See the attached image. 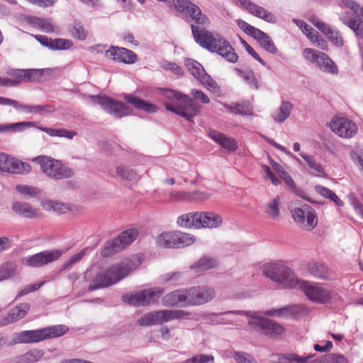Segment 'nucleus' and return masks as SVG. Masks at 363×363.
I'll return each mask as SVG.
<instances>
[{"instance_id": "obj_19", "label": "nucleus", "mask_w": 363, "mask_h": 363, "mask_svg": "<svg viewBox=\"0 0 363 363\" xmlns=\"http://www.w3.org/2000/svg\"><path fill=\"white\" fill-rule=\"evenodd\" d=\"M106 58L125 64H133L137 60L136 54L126 48L111 46L105 52Z\"/></svg>"}, {"instance_id": "obj_10", "label": "nucleus", "mask_w": 363, "mask_h": 363, "mask_svg": "<svg viewBox=\"0 0 363 363\" xmlns=\"http://www.w3.org/2000/svg\"><path fill=\"white\" fill-rule=\"evenodd\" d=\"M164 290L160 287H155L143 290L135 294H125L122 296L124 303L133 306H146L157 302Z\"/></svg>"}, {"instance_id": "obj_35", "label": "nucleus", "mask_w": 363, "mask_h": 363, "mask_svg": "<svg viewBox=\"0 0 363 363\" xmlns=\"http://www.w3.org/2000/svg\"><path fill=\"white\" fill-rule=\"evenodd\" d=\"M69 328L65 325H57L42 328L43 340L53 337H60L67 333Z\"/></svg>"}, {"instance_id": "obj_9", "label": "nucleus", "mask_w": 363, "mask_h": 363, "mask_svg": "<svg viewBox=\"0 0 363 363\" xmlns=\"http://www.w3.org/2000/svg\"><path fill=\"white\" fill-rule=\"evenodd\" d=\"M291 213L294 222L303 229L311 230L317 225L316 212L308 204H303L291 209Z\"/></svg>"}, {"instance_id": "obj_38", "label": "nucleus", "mask_w": 363, "mask_h": 363, "mask_svg": "<svg viewBox=\"0 0 363 363\" xmlns=\"http://www.w3.org/2000/svg\"><path fill=\"white\" fill-rule=\"evenodd\" d=\"M198 212H192L180 216L177 219V224L184 228H198Z\"/></svg>"}, {"instance_id": "obj_48", "label": "nucleus", "mask_w": 363, "mask_h": 363, "mask_svg": "<svg viewBox=\"0 0 363 363\" xmlns=\"http://www.w3.org/2000/svg\"><path fill=\"white\" fill-rule=\"evenodd\" d=\"M17 265L13 262H6L0 266V281L8 279L14 276Z\"/></svg>"}, {"instance_id": "obj_2", "label": "nucleus", "mask_w": 363, "mask_h": 363, "mask_svg": "<svg viewBox=\"0 0 363 363\" xmlns=\"http://www.w3.org/2000/svg\"><path fill=\"white\" fill-rule=\"evenodd\" d=\"M196 42L211 52H217L226 60L235 63L238 55L229 43L219 34H213L205 29L199 30L194 25L191 26Z\"/></svg>"}, {"instance_id": "obj_4", "label": "nucleus", "mask_w": 363, "mask_h": 363, "mask_svg": "<svg viewBox=\"0 0 363 363\" xmlns=\"http://www.w3.org/2000/svg\"><path fill=\"white\" fill-rule=\"evenodd\" d=\"M296 288L301 290L310 301L317 303H330L339 298L337 292L329 289L325 284L299 280Z\"/></svg>"}, {"instance_id": "obj_3", "label": "nucleus", "mask_w": 363, "mask_h": 363, "mask_svg": "<svg viewBox=\"0 0 363 363\" xmlns=\"http://www.w3.org/2000/svg\"><path fill=\"white\" fill-rule=\"evenodd\" d=\"M161 96L170 103L165 102L166 109L175 113L187 121L192 122L194 118L200 112L201 106L186 95L172 89H160Z\"/></svg>"}, {"instance_id": "obj_52", "label": "nucleus", "mask_w": 363, "mask_h": 363, "mask_svg": "<svg viewBox=\"0 0 363 363\" xmlns=\"http://www.w3.org/2000/svg\"><path fill=\"white\" fill-rule=\"evenodd\" d=\"M309 21L320 30L325 36L333 30L331 26L321 21L316 16H311L308 18Z\"/></svg>"}, {"instance_id": "obj_46", "label": "nucleus", "mask_w": 363, "mask_h": 363, "mask_svg": "<svg viewBox=\"0 0 363 363\" xmlns=\"http://www.w3.org/2000/svg\"><path fill=\"white\" fill-rule=\"evenodd\" d=\"M176 248L191 245L195 241V238L189 234L180 231L175 232Z\"/></svg>"}, {"instance_id": "obj_12", "label": "nucleus", "mask_w": 363, "mask_h": 363, "mask_svg": "<svg viewBox=\"0 0 363 363\" xmlns=\"http://www.w3.org/2000/svg\"><path fill=\"white\" fill-rule=\"evenodd\" d=\"M303 57L312 63H315L320 69L332 74L338 73V68L335 62L324 52L311 48L303 51Z\"/></svg>"}, {"instance_id": "obj_29", "label": "nucleus", "mask_w": 363, "mask_h": 363, "mask_svg": "<svg viewBox=\"0 0 363 363\" xmlns=\"http://www.w3.org/2000/svg\"><path fill=\"white\" fill-rule=\"evenodd\" d=\"M341 21L352 29L357 38L363 37V21L358 18H350L347 15H344L340 17Z\"/></svg>"}, {"instance_id": "obj_56", "label": "nucleus", "mask_w": 363, "mask_h": 363, "mask_svg": "<svg viewBox=\"0 0 363 363\" xmlns=\"http://www.w3.org/2000/svg\"><path fill=\"white\" fill-rule=\"evenodd\" d=\"M71 40L63 38H56L52 40L51 50H67L72 46Z\"/></svg>"}, {"instance_id": "obj_64", "label": "nucleus", "mask_w": 363, "mask_h": 363, "mask_svg": "<svg viewBox=\"0 0 363 363\" xmlns=\"http://www.w3.org/2000/svg\"><path fill=\"white\" fill-rule=\"evenodd\" d=\"M16 189L21 194L35 197L38 193V189L26 185H17Z\"/></svg>"}, {"instance_id": "obj_53", "label": "nucleus", "mask_w": 363, "mask_h": 363, "mask_svg": "<svg viewBox=\"0 0 363 363\" xmlns=\"http://www.w3.org/2000/svg\"><path fill=\"white\" fill-rule=\"evenodd\" d=\"M324 363H349L347 359L341 354L329 353L323 356Z\"/></svg>"}, {"instance_id": "obj_30", "label": "nucleus", "mask_w": 363, "mask_h": 363, "mask_svg": "<svg viewBox=\"0 0 363 363\" xmlns=\"http://www.w3.org/2000/svg\"><path fill=\"white\" fill-rule=\"evenodd\" d=\"M29 309L30 305L28 303H22L16 306L9 311L6 318L7 321L9 323H13L23 318Z\"/></svg>"}, {"instance_id": "obj_61", "label": "nucleus", "mask_w": 363, "mask_h": 363, "mask_svg": "<svg viewBox=\"0 0 363 363\" xmlns=\"http://www.w3.org/2000/svg\"><path fill=\"white\" fill-rule=\"evenodd\" d=\"M189 200L188 202H200L203 201L210 197V194L205 191H194L189 192Z\"/></svg>"}, {"instance_id": "obj_22", "label": "nucleus", "mask_w": 363, "mask_h": 363, "mask_svg": "<svg viewBox=\"0 0 363 363\" xmlns=\"http://www.w3.org/2000/svg\"><path fill=\"white\" fill-rule=\"evenodd\" d=\"M198 228H217L223 225V218L213 211L198 212Z\"/></svg>"}, {"instance_id": "obj_21", "label": "nucleus", "mask_w": 363, "mask_h": 363, "mask_svg": "<svg viewBox=\"0 0 363 363\" xmlns=\"http://www.w3.org/2000/svg\"><path fill=\"white\" fill-rule=\"evenodd\" d=\"M238 2L241 6L245 8L249 13H252V15L269 23L276 22L277 20L275 16L272 13L267 11L263 7L256 5L249 0H238Z\"/></svg>"}, {"instance_id": "obj_49", "label": "nucleus", "mask_w": 363, "mask_h": 363, "mask_svg": "<svg viewBox=\"0 0 363 363\" xmlns=\"http://www.w3.org/2000/svg\"><path fill=\"white\" fill-rule=\"evenodd\" d=\"M116 174L121 178L131 182L137 181L139 178L138 174L135 172L125 166L117 167Z\"/></svg>"}, {"instance_id": "obj_43", "label": "nucleus", "mask_w": 363, "mask_h": 363, "mask_svg": "<svg viewBox=\"0 0 363 363\" xmlns=\"http://www.w3.org/2000/svg\"><path fill=\"white\" fill-rule=\"evenodd\" d=\"M157 244L164 248H176L175 232L160 234L157 238Z\"/></svg>"}, {"instance_id": "obj_16", "label": "nucleus", "mask_w": 363, "mask_h": 363, "mask_svg": "<svg viewBox=\"0 0 363 363\" xmlns=\"http://www.w3.org/2000/svg\"><path fill=\"white\" fill-rule=\"evenodd\" d=\"M330 128L333 132L344 138H350L357 132L356 124L344 117L334 118L330 123Z\"/></svg>"}, {"instance_id": "obj_58", "label": "nucleus", "mask_w": 363, "mask_h": 363, "mask_svg": "<svg viewBox=\"0 0 363 363\" xmlns=\"http://www.w3.org/2000/svg\"><path fill=\"white\" fill-rule=\"evenodd\" d=\"M293 22L301 30L303 34H305L308 39L310 38V36L313 35L316 31L302 20L294 18Z\"/></svg>"}, {"instance_id": "obj_25", "label": "nucleus", "mask_w": 363, "mask_h": 363, "mask_svg": "<svg viewBox=\"0 0 363 363\" xmlns=\"http://www.w3.org/2000/svg\"><path fill=\"white\" fill-rule=\"evenodd\" d=\"M281 199L279 196L269 199L264 205V212L267 218L272 220H278L280 216Z\"/></svg>"}, {"instance_id": "obj_55", "label": "nucleus", "mask_w": 363, "mask_h": 363, "mask_svg": "<svg viewBox=\"0 0 363 363\" xmlns=\"http://www.w3.org/2000/svg\"><path fill=\"white\" fill-rule=\"evenodd\" d=\"M225 106L230 112L236 113V114L250 115L252 113L250 106L248 104L247 105L236 104L233 106L225 105Z\"/></svg>"}, {"instance_id": "obj_11", "label": "nucleus", "mask_w": 363, "mask_h": 363, "mask_svg": "<svg viewBox=\"0 0 363 363\" xmlns=\"http://www.w3.org/2000/svg\"><path fill=\"white\" fill-rule=\"evenodd\" d=\"M138 235V232L137 229L135 228H130L122 232L117 238L106 244L105 247L101 250V256L106 257L121 251L127 245L132 243Z\"/></svg>"}, {"instance_id": "obj_32", "label": "nucleus", "mask_w": 363, "mask_h": 363, "mask_svg": "<svg viewBox=\"0 0 363 363\" xmlns=\"http://www.w3.org/2000/svg\"><path fill=\"white\" fill-rule=\"evenodd\" d=\"M185 64L191 74L198 80L205 82V79L208 78V74L198 62L189 59L186 61Z\"/></svg>"}, {"instance_id": "obj_47", "label": "nucleus", "mask_w": 363, "mask_h": 363, "mask_svg": "<svg viewBox=\"0 0 363 363\" xmlns=\"http://www.w3.org/2000/svg\"><path fill=\"white\" fill-rule=\"evenodd\" d=\"M228 357L233 358L236 363H257L250 354L242 351H230Z\"/></svg>"}, {"instance_id": "obj_26", "label": "nucleus", "mask_w": 363, "mask_h": 363, "mask_svg": "<svg viewBox=\"0 0 363 363\" xmlns=\"http://www.w3.org/2000/svg\"><path fill=\"white\" fill-rule=\"evenodd\" d=\"M123 98L128 103L132 104L135 108L145 112L152 113H155L158 110V108L155 105L134 95L125 94Z\"/></svg>"}, {"instance_id": "obj_45", "label": "nucleus", "mask_w": 363, "mask_h": 363, "mask_svg": "<svg viewBox=\"0 0 363 363\" xmlns=\"http://www.w3.org/2000/svg\"><path fill=\"white\" fill-rule=\"evenodd\" d=\"M43 208L48 211H54L58 213H65L69 208L64 203L53 200H46L42 203Z\"/></svg>"}, {"instance_id": "obj_59", "label": "nucleus", "mask_w": 363, "mask_h": 363, "mask_svg": "<svg viewBox=\"0 0 363 363\" xmlns=\"http://www.w3.org/2000/svg\"><path fill=\"white\" fill-rule=\"evenodd\" d=\"M44 284H45V281H41V282L38 283V284H28V285L26 286L24 288L21 289L18 292V294H17V295H16V296L15 298V301L17 300L18 298H19L21 296L27 295L28 294H29L30 292H33V291H37Z\"/></svg>"}, {"instance_id": "obj_13", "label": "nucleus", "mask_w": 363, "mask_h": 363, "mask_svg": "<svg viewBox=\"0 0 363 363\" xmlns=\"http://www.w3.org/2000/svg\"><path fill=\"white\" fill-rule=\"evenodd\" d=\"M248 324L261 333L272 337L279 335L284 332V328L280 324L266 318L252 315L250 312Z\"/></svg>"}, {"instance_id": "obj_63", "label": "nucleus", "mask_w": 363, "mask_h": 363, "mask_svg": "<svg viewBox=\"0 0 363 363\" xmlns=\"http://www.w3.org/2000/svg\"><path fill=\"white\" fill-rule=\"evenodd\" d=\"M326 37L336 46L341 47L343 45L344 40L339 31L333 29Z\"/></svg>"}, {"instance_id": "obj_39", "label": "nucleus", "mask_w": 363, "mask_h": 363, "mask_svg": "<svg viewBox=\"0 0 363 363\" xmlns=\"http://www.w3.org/2000/svg\"><path fill=\"white\" fill-rule=\"evenodd\" d=\"M44 352L39 349L30 350L23 355L17 357L16 363H35L43 356Z\"/></svg>"}, {"instance_id": "obj_8", "label": "nucleus", "mask_w": 363, "mask_h": 363, "mask_svg": "<svg viewBox=\"0 0 363 363\" xmlns=\"http://www.w3.org/2000/svg\"><path fill=\"white\" fill-rule=\"evenodd\" d=\"M90 97L94 104L100 105L104 111L116 118H122L132 113L130 107L108 96H91Z\"/></svg>"}, {"instance_id": "obj_60", "label": "nucleus", "mask_w": 363, "mask_h": 363, "mask_svg": "<svg viewBox=\"0 0 363 363\" xmlns=\"http://www.w3.org/2000/svg\"><path fill=\"white\" fill-rule=\"evenodd\" d=\"M238 26L245 33L252 37H254L255 35L257 34V32L259 31V29L256 28L255 27L250 25L247 22L244 21L241 19H238L236 21Z\"/></svg>"}, {"instance_id": "obj_44", "label": "nucleus", "mask_w": 363, "mask_h": 363, "mask_svg": "<svg viewBox=\"0 0 363 363\" xmlns=\"http://www.w3.org/2000/svg\"><path fill=\"white\" fill-rule=\"evenodd\" d=\"M315 189L317 193L320 194L322 196L331 200L337 206L342 207L344 206V202L340 200L336 194L332 190L321 185L315 186Z\"/></svg>"}, {"instance_id": "obj_54", "label": "nucleus", "mask_w": 363, "mask_h": 363, "mask_svg": "<svg viewBox=\"0 0 363 363\" xmlns=\"http://www.w3.org/2000/svg\"><path fill=\"white\" fill-rule=\"evenodd\" d=\"M213 361L212 355L199 354L186 359L182 363H213Z\"/></svg>"}, {"instance_id": "obj_1", "label": "nucleus", "mask_w": 363, "mask_h": 363, "mask_svg": "<svg viewBox=\"0 0 363 363\" xmlns=\"http://www.w3.org/2000/svg\"><path fill=\"white\" fill-rule=\"evenodd\" d=\"M135 268V263L127 259L97 272H94L92 268L89 269L84 273V279L90 281L88 289L92 291L116 284L128 277Z\"/></svg>"}, {"instance_id": "obj_5", "label": "nucleus", "mask_w": 363, "mask_h": 363, "mask_svg": "<svg viewBox=\"0 0 363 363\" xmlns=\"http://www.w3.org/2000/svg\"><path fill=\"white\" fill-rule=\"evenodd\" d=\"M262 273L274 282L288 288H296L299 279L293 271L282 262L266 263L262 267Z\"/></svg>"}, {"instance_id": "obj_20", "label": "nucleus", "mask_w": 363, "mask_h": 363, "mask_svg": "<svg viewBox=\"0 0 363 363\" xmlns=\"http://www.w3.org/2000/svg\"><path fill=\"white\" fill-rule=\"evenodd\" d=\"M162 303L165 307L189 306L188 305L187 289H177L167 294L162 297Z\"/></svg>"}, {"instance_id": "obj_14", "label": "nucleus", "mask_w": 363, "mask_h": 363, "mask_svg": "<svg viewBox=\"0 0 363 363\" xmlns=\"http://www.w3.org/2000/svg\"><path fill=\"white\" fill-rule=\"evenodd\" d=\"M64 253L63 250L57 249L45 250L21 259L23 264L30 267H41L45 264L57 260Z\"/></svg>"}, {"instance_id": "obj_24", "label": "nucleus", "mask_w": 363, "mask_h": 363, "mask_svg": "<svg viewBox=\"0 0 363 363\" xmlns=\"http://www.w3.org/2000/svg\"><path fill=\"white\" fill-rule=\"evenodd\" d=\"M208 135L213 140L228 151H234L238 148L237 143L233 138L228 137L215 130H211L208 132Z\"/></svg>"}, {"instance_id": "obj_62", "label": "nucleus", "mask_w": 363, "mask_h": 363, "mask_svg": "<svg viewBox=\"0 0 363 363\" xmlns=\"http://www.w3.org/2000/svg\"><path fill=\"white\" fill-rule=\"evenodd\" d=\"M55 111V108L50 105H32V113L44 115Z\"/></svg>"}, {"instance_id": "obj_51", "label": "nucleus", "mask_w": 363, "mask_h": 363, "mask_svg": "<svg viewBox=\"0 0 363 363\" xmlns=\"http://www.w3.org/2000/svg\"><path fill=\"white\" fill-rule=\"evenodd\" d=\"M88 248H84L79 252L74 255L62 266V270H69L72 266L79 262L87 253Z\"/></svg>"}, {"instance_id": "obj_15", "label": "nucleus", "mask_w": 363, "mask_h": 363, "mask_svg": "<svg viewBox=\"0 0 363 363\" xmlns=\"http://www.w3.org/2000/svg\"><path fill=\"white\" fill-rule=\"evenodd\" d=\"M188 305L201 306L211 301L216 296L213 288L206 286H193L187 289Z\"/></svg>"}, {"instance_id": "obj_40", "label": "nucleus", "mask_w": 363, "mask_h": 363, "mask_svg": "<svg viewBox=\"0 0 363 363\" xmlns=\"http://www.w3.org/2000/svg\"><path fill=\"white\" fill-rule=\"evenodd\" d=\"M52 73L50 68L45 69H26L25 81L27 82H38L44 76H48Z\"/></svg>"}, {"instance_id": "obj_33", "label": "nucleus", "mask_w": 363, "mask_h": 363, "mask_svg": "<svg viewBox=\"0 0 363 363\" xmlns=\"http://www.w3.org/2000/svg\"><path fill=\"white\" fill-rule=\"evenodd\" d=\"M253 38L256 39L260 45L267 52L273 54L277 52V49L271 38L262 30H259Z\"/></svg>"}, {"instance_id": "obj_28", "label": "nucleus", "mask_w": 363, "mask_h": 363, "mask_svg": "<svg viewBox=\"0 0 363 363\" xmlns=\"http://www.w3.org/2000/svg\"><path fill=\"white\" fill-rule=\"evenodd\" d=\"M293 108L294 106L291 102L287 101H281L279 108L272 114L274 121L279 123H284L290 116Z\"/></svg>"}, {"instance_id": "obj_42", "label": "nucleus", "mask_w": 363, "mask_h": 363, "mask_svg": "<svg viewBox=\"0 0 363 363\" xmlns=\"http://www.w3.org/2000/svg\"><path fill=\"white\" fill-rule=\"evenodd\" d=\"M28 22L34 27L40 28L45 33H49L54 32V27L51 22L48 19L30 16L28 18Z\"/></svg>"}, {"instance_id": "obj_18", "label": "nucleus", "mask_w": 363, "mask_h": 363, "mask_svg": "<svg viewBox=\"0 0 363 363\" xmlns=\"http://www.w3.org/2000/svg\"><path fill=\"white\" fill-rule=\"evenodd\" d=\"M249 316V312L243 311H228L223 313H213L209 315V320L215 324L238 325L240 316Z\"/></svg>"}, {"instance_id": "obj_34", "label": "nucleus", "mask_w": 363, "mask_h": 363, "mask_svg": "<svg viewBox=\"0 0 363 363\" xmlns=\"http://www.w3.org/2000/svg\"><path fill=\"white\" fill-rule=\"evenodd\" d=\"M300 156L306 162L311 170V174L317 177H326L327 174L323 166L311 155L301 153Z\"/></svg>"}, {"instance_id": "obj_23", "label": "nucleus", "mask_w": 363, "mask_h": 363, "mask_svg": "<svg viewBox=\"0 0 363 363\" xmlns=\"http://www.w3.org/2000/svg\"><path fill=\"white\" fill-rule=\"evenodd\" d=\"M43 340L41 329L25 330L14 333L12 336V344L33 343Z\"/></svg>"}, {"instance_id": "obj_31", "label": "nucleus", "mask_w": 363, "mask_h": 363, "mask_svg": "<svg viewBox=\"0 0 363 363\" xmlns=\"http://www.w3.org/2000/svg\"><path fill=\"white\" fill-rule=\"evenodd\" d=\"M307 268L308 272L316 278L328 279L330 277L326 267L323 264L315 260L310 261L308 263Z\"/></svg>"}, {"instance_id": "obj_37", "label": "nucleus", "mask_w": 363, "mask_h": 363, "mask_svg": "<svg viewBox=\"0 0 363 363\" xmlns=\"http://www.w3.org/2000/svg\"><path fill=\"white\" fill-rule=\"evenodd\" d=\"M218 265L217 260L216 259L203 257L201 258L196 263L191 267V269L196 273L202 272L206 270H208L216 267Z\"/></svg>"}, {"instance_id": "obj_57", "label": "nucleus", "mask_w": 363, "mask_h": 363, "mask_svg": "<svg viewBox=\"0 0 363 363\" xmlns=\"http://www.w3.org/2000/svg\"><path fill=\"white\" fill-rule=\"evenodd\" d=\"M72 35L74 38L79 40H83L86 38L87 32L80 22H74L72 30Z\"/></svg>"}, {"instance_id": "obj_27", "label": "nucleus", "mask_w": 363, "mask_h": 363, "mask_svg": "<svg viewBox=\"0 0 363 363\" xmlns=\"http://www.w3.org/2000/svg\"><path fill=\"white\" fill-rule=\"evenodd\" d=\"M12 209L17 214L28 218H34L39 216L40 212L37 208H33L29 203L15 201L12 205Z\"/></svg>"}, {"instance_id": "obj_41", "label": "nucleus", "mask_w": 363, "mask_h": 363, "mask_svg": "<svg viewBox=\"0 0 363 363\" xmlns=\"http://www.w3.org/2000/svg\"><path fill=\"white\" fill-rule=\"evenodd\" d=\"M41 131L46 133L52 137L66 138L67 139H72L77 133L72 130H68L65 128L55 129L52 128L39 127Z\"/></svg>"}, {"instance_id": "obj_6", "label": "nucleus", "mask_w": 363, "mask_h": 363, "mask_svg": "<svg viewBox=\"0 0 363 363\" xmlns=\"http://www.w3.org/2000/svg\"><path fill=\"white\" fill-rule=\"evenodd\" d=\"M33 161L40 164L42 172L46 176L55 180L68 179L74 174L71 168L48 156L40 155L33 158Z\"/></svg>"}, {"instance_id": "obj_50", "label": "nucleus", "mask_w": 363, "mask_h": 363, "mask_svg": "<svg viewBox=\"0 0 363 363\" xmlns=\"http://www.w3.org/2000/svg\"><path fill=\"white\" fill-rule=\"evenodd\" d=\"M240 77H241L245 82L250 86V88L254 89H259V82L256 79L254 72L251 70L242 71L238 69Z\"/></svg>"}, {"instance_id": "obj_17", "label": "nucleus", "mask_w": 363, "mask_h": 363, "mask_svg": "<svg viewBox=\"0 0 363 363\" xmlns=\"http://www.w3.org/2000/svg\"><path fill=\"white\" fill-rule=\"evenodd\" d=\"M0 171L22 174L30 171V166L18 159L0 152Z\"/></svg>"}, {"instance_id": "obj_36", "label": "nucleus", "mask_w": 363, "mask_h": 363, "mask_svg": "<svg viewBox=\"0 0 363 363\" xmlns=\"http://www.w3.org/2000/svg\"><path fill=\"white\" fill-rule=\"evenodd\" d=\"M308 310L303 306L294 305L281 308L277 311V315L279 316H298L306 315Z\"/></svg>"}, {"instance_id": "obj_7", "label": "nucleus", "mask_w": 363, "mask_h": 363, "mask_svg": "<svg viewBox=\"0 0 363 363\" xmlns=\"http://www.w3.org/2000/svg\"><path fill=\"white\" fill-rule=\"evenodd\" d=\"M189 315V313L178 309H164L147 313L137 320L140 326H150L159 325L176 319L185 318Z\"/></svg>"}]
</instances>
